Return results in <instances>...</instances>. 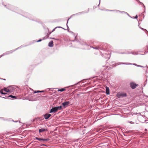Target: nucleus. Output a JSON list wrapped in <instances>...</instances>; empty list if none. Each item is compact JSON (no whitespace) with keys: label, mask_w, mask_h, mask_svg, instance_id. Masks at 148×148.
Wrapping results in <instances>:
<instances>
[{"label":"nucleus","mask_w":148,"mask_h":148,"mask_svg":"<svg viewBox=\"0 0 148 148\" xmlns=\"http://www.w3.org/2000/svg\"><path fill=\"white\" fill-rule=\"evenodd\" d=\"M2 4L6 8L9 10H11L12 11H14L17 14L22 15V16L24 17H25L29 19L30 20L32 21L36 22L37 23H39L42 25L43 27L44 26L43 25V23L40 21L38 20L37 19L35 18L32 15V14L24 11L21 10V9H18L17 10V11H14L12 10V6L9 5H6L3 4V3H2Z\"/></svg>","instance_id":"f257e3e1"},{"label":"nucleus","mask_w":148,"mask_h":148,"mask_svg":"<svg viewBox=\"0 0 148 148\" xmlns=\"http://www.w3.org/2000/svg\"><path fill=\"white\" fill-rule=\"evenodd\" d=\"M130 86L132 89H134L138 86V85L134 82H132L130 83Z\"/></svg>","instance_id":"f03ea898"},{"label":"nucleus","mask_w":148,"mask_h":148,"mask_svg":"<svg viewBox=\"0 0 148 148\" xmlns=\"http://www.w3.org/2000/svg\"><path fill=\"white\" fill-rule=\"evenodd\" d=\"M36 139L38 140L39 141H47L49 140V139L48 138H46V139H43L41 138H39L37 137H36L35 138Z\"/></svg>","instance_id":"7ed1b4c3"},{"label":"nucleus","mask_w":148,"mask_h":148,"mask_svg":"<svg viewBox=\"0 0 148 148\" xmlns=\"http://www.w3.org/2000/svg\"><path fill=\"white\" fill-rule=\"evenodd\" d=\"M69 103H70L69 101H67L65 102L64 103H62V104L63 105V107L64 108H65L67 107L68 106V105L69 104Z\"/></svg>","instance_id":"20e7f679"},{"label":"nucleus","mask_w":148,"mask_h":148,"mask_svg":"<svg viewBox=\"0 0 148 148\" xmlns=\"http://www.w3.org/2000/svg\"><path fill=\"white\" fill-rule=\"evenodd\" d=\"M58 110L56 107L52 108L50 110V113H52V112H56Z\"/></svg>","instance_id":"39448f33"},{"label":"nucleus","mask_w":148,"mask_h":148,"mask_svg":"<svg viewBox=\"0 0 148 148\" xmlns=\"http://www.w3.org/2000/svg\"><path fill=\"white\" fill-rule=\"evenodd\" d=\"M85 13V11H83L81 12H80L77 13L75 14H73V16H75V15H80L82 14H83Z\"/></svg>","instance_id":"423d86ee"},{"label":"nucleus","mask_w":148,"mask_h":148,"mask_svg":"<svg viewBox=\"0 0 148 148\" xmlns=\"http://www.w3.org/2000/svg\"><path fill=\"white\" fill-rule=\"evenodd\" d=\"M136 1L138 2V3H139L140 4H141L142 5V6L144 8V9L145 10H146V8L144 4L142 2H140L139 0H136Z\"/></svg>","instance_id":"0eeeda50"},{"label":"nucleus","mask_w":148,"mask_h":148,"mask_svg":"<svg viewBox=\"0 0 148 148\" xmlns=\"http://www.w3.org/2000/svg\"><path fill=\"white\" fill-rule=\"evenodd\" d=\"M51 116V115L50 114H46L44 115L45 118L47 119H48Z\"/></svg>","instance_id":"6e6552de"},{"label":"nucleus","mask_w":148,"mask_h":148,"mask_svg":"<svg viewBox=\"0 0 148 148\" xmlns=\"http://www.w3.org/2000/svg\"><path fill=\"white\" fill-rule=\"evenodd\" d=\"M47 129H44V128H41V129H40L39 130V132H44L45 131H47Z\"/></svg>","instance_id":"1a4fd4ad"},{"label":"nucleus","mask_w":148,"mask_h":148,"mask_svg":"<svg viewBox=\"0 0 148 148\" xmlns=\"http://www.w3.org/2000/svg\"><path fill=\"white\" fill-rule=\"evenodd\" d=\"M106 92L107 95L109 94V88L108 87H106Z\"/></svg>","instance_id":"9d476101"},{"label":"nucleus","mask_w":148,"mask_h":148,"mask_svg":"<svg viewBox=\"0 0 148 148\" xmlns=\"http://www.w3.org/2000/svg\"><path fill=\"white\" fill-rule=\"evenodd\" d=\"M49 46L50 47H52L53 46V41H51L49 43Z\"/></svg>","instance_id":"9b49d317"},{"label":"nucleus","mask_w":148,"mask_h":148,"mask_svg":"<svg viewBox=\"0 0 148 148\" xmlns=\"http://www.w3.org/2000/svg\"><path fill=\"white\" fill-rule=\"evenodd\" d=\"M119 96L122 97H126L127 95L125 93H121L119 94Z\"/></svg>","instance_id":"f8f14e48"},{"label":"nucleus","mask_w":148,"mask_h":148,"mask_svg":"<svg viewBox=\"0 0 148 148\" xmlns=\"http://www.w3.org/2000/svg\"><path fill=\"white\" fill-rule=\"evenodd\" d=\"M3 90H4V91L6 92H8L10 91V90L9 89H8L7 88H4Z\"/></svg>","instance_id":"ddd939ff"},{"label":"nucleus","mask_w":148,"mask_h":148,"mask_svg":"<svg viewBox=\"0 0 148 148\" xmlns=\"http://www.w3.org/2000/svg\"><path fill=\"white\" fill-rule=\"evenodd\" d=\"M106 11H115L116 13H117V11H118L116 10H111L107 9L106 10Z\"/></svg>","instance_id":"4468645a"},{"label":"nucleus","mask_w":148,"mask_h":148,"mask_svg":"<svg viewBox=\"0 0 148 148\" xmlns=\"http://www.w3.org/2000/svg\"><path fill=\"white\" fill-rule=\"evenodd\" d=\"M65 90V88H62L60 89H59L58 90V91H61L62 92Z\"/></svg>","instance_id":"2eb2a0df"},{"label":"nucleus","mask_w":148,"mask_h":148,"mask_svg":"<svg viewBox=\"0 0 148 148\" xmlns=\"http://www.w3.org/2000/svg\"><path fill=\"white\" fill-rule=\"evenodd\" d=\"M44 92V91H39V90H37V91H34L33 92V93H38L39 92Z\"/></svg>","instance_id":"dca6fc26"},{"label":"nucleus","mask_w":148,"mask_h":148,"mask_svg":"<svg viewBox=\"0 0 148 148\" xmlns=\"http://www.w3.org/2000/svg\"><path fill=\"white\" fill-rule=\"evenodd\" d=\"M3 89H1L0 90V92L2 94H3V95H5V94H7L6 93H5V92H3Z\"/></svg>","instance_id":"f3484780"},{"label":"nucleus","mask_w":148,"mask_h":148,"mask_svg":"<svg viewBox=\"0 0 148 148\" xmlns=\"http://www.w3.org/2000/svg\"><path fill=\"white\" fill-rule=\"evenodd\" d=\"M56 108L57 109V110H61L62 109V106H60L58 107H56Z\"/></svg>","instance_id":"a211bd4d"},{"label":"nucleus","mask_w":148,"mask_h":148,"mask_svg":"<svg viewBox=\"0 0 148 148\" xmlns=\"http://www.w3.org/2000/svg\"><path fill=\"white\" fill-rule=\"evenodd\" d=\"M131 18H132L137 19L138 18V16L137 15H136L135 16H131Z\"/></svg>","instance_id":"6ab92c4d"},{"label":"nucleus","mask_w":148,"mask_h":148,"mask_svg":"<svg viewBox=\"0 0 148 148\" xmlns=\"http://www.w3.org/2000/svg\"><path fill=\"white\" fill-rule=\"evenodd\" d=\"M116 10L118 11H117V12H121V13H122V14H123V13L125 14V13H126V12H125L123 11H121L119 10Z\"/></svg>","instance_id":"aec40b11"},{"label":"nucleus","mask_w":148,"mask_h":148,"mask_svg":"<svg viewBox=\"0 0 148 148\" xmlns=\"http://www.w3.org/2000/svg\"><path fill=\"white\" fill-rule=\"evenodd\" d=\"M8 97H11V98H14L15 99H16V96H13L12 95H10L9 96H8Z\"/></svg>","instance_id":"412c9836"},{"label":"nucleus","mask_w":148,"mask_h":148,"mask_svg":"<svg viewBox=\"0 0 148 148\" xmlns=\"http://www.w3.org/2000/svg\"><path fill=\"white\" fill-rule=\"evenodd\" d=\"M73 16V15H72L70 17V18L68 19V20H67V23H68V21L69 20V19H70L73 16Z\"/></svg>","instance_id":"4be33fe9"},{"label":"nucleus","mask_w":148,"mask_h":148,"mask_svg":"<svg viewBox=\"0 0 148 148\" xmlns=\"http://www.w3.org/2000/svg\"><path fill=\"white\" fill-rule=\"evenodd\" d=\"M89 11V8H88V11L87 12H85V13H88Z\"/></svg>","instance_id":"5701e85b"},{"label":"nucleus","mask_w":148,"mask_h":148,"mask_svg":"<svg viewBox=\"0 0 148 148\" xmlns=\"http://www.w3.org/2000/svg\"><path fill=\"white\" fill-rule=\"evenodd\" d=\"M125 14H126L129 17H131V16L128 13H127V12H126V13H125Z\"/></svg>","instance_id":"b1692460"},{"label":"nucleus","mask_w":148,"mask_h":148,"mask_svg":"<svg viewBox=\"0 0 148 148\" xmlns=\"http://www.w3.org/2000/svg\"><path fill=\"white\" fill-rule=\"evenodd\" d=\"M55 28H63V27L61 26H57V27H55Z\"/></svg>","instance_id":"393cba45"},{"label":"nucleus","mask_w":148,"mask_h":148,"mask_svg":"<svg viewBox=\"0 0 148 148\" xmlns=\"http://www.w3.org/2000/svg\"><path fill=\"white\" fill-rule=\"evenodd\" d=\"M42 40L41 39L37 41V42H39L41 41Z\"/></svg>","instance_id":"a878e982"},{"label":"nucleus","mask_w":148,"mask_h":148,"mask_svg":"<svg viewBox=\"0 0 148 148\" xmlns=\"http://www.w3.org/2000/svg\"><path fill=\"white\" fill-rule=\"evenodd\" d=\"M100 0H99V4H98V7H99V4H100Z\"/></svg>","instance_id":"bb28decb"},{"label":"nucleus","mask_w":148,"mask_h":148,"mask_svg":"<svg viewBox=\"0 0 148 148\" xmlns=\"http://www.w3.org/2000/svg\"><path fill=\"white\" fill-rule=\"evenodd\" d=\"M66 23V26H67V28H69L68 26V25H67V23Z\"/></svg>","instance_id":"cd10ccee"},{"label":"nucleus","mask_w":148,"mask_h":148,"mask_svg":"<svg viewBox=\"0 0 148 148\" xmlns=\"http://www.w3.org/2000/svg\"><path fill=\"white\" fill-rule=\"evenodd\" d=\"M138 27H139V28H142L141 27H140V25H139V24L138 25Z\"/></svg>","instance_id":"c85d7f7f"},{"label":"nucleus","mask_w":148,"mask_h":148,"mask_svg":"<svg viewBox=\"0 0 148 148\" xmlns=\"http://www.w3.org/2000/svg\"><path fill=\"white\" fill-rule=\"evenodd\" d=\"M42 146H46V145H44V144H43L42 145H41Z\"/></svg>","instance_id":"c756f323"},{"label":"nucleus","mask_w":148,"mask_h":148,"mask_svg":"<svg viewBox=\"0 0 148 148\" xmlns=\"http://www.w3.org/2000/svg\"><path fill=\"white\" fill-rule=\"evenodd\" d=\"M64 30H66V29H65V28H64ZM67 30H68V31H69V29H68V28H67V29H66Z\"/></svg>","instance_id":"7c9ffc66"},{"label":"nucleus","mask_w":148,"mask_h":148,"mask_svg":"<svg viewBox=\"0 0 148 148\" xmlns=\"http://www.w3.org/2000/svg\"><path fill=\"white\" fill-rule=\"evenodd\" d=\"M143 12H144V13H145V10H144V11Z\"/></svg>","instance_id":"2f4dec72"},{"label":"nucleus","mask_w":148,"mask_h":148,"mask_svg":"<svg viewBox=\"0 0 148 148\" xmlns=\"http://www.w3.org/2000/svg\"><path fill=\"white\" fill-rule=\"evenodd\" d=\"M4 98H5V97H3ZM8 98V97H7V98Z\"/></svg>","instance_id":"473e14b6"},{"label":"nucleus","mask_w":148,"mask_h":148,"mask_svg":"<svg viewBox=\"0 0 148 148\" xmlns=\"http://www.w3.org/2000/svg\"><path fill=\"white\" fill-rule=\"evenodd\" d=\"M55 28H54V29L53 30V31H54V30H55Z\"/></svg>","instance_id":"72a5a7b5"},{"label":"nucleus","mask_w":148,"mask_h":148,"mask_svg":"<svg viewBox=\"0 0 148 148\" xmlns=\"http://www.w3.org/2000/svg\"><path fill=\"white\" fill-rule=\"evenodd\" d=\"M145 131H147V129H145Z\"/></svg>","instance_id":"f704fd0d"},{"label":"nucleus","mask_w":148,"mask_h":148,"mask_svg":"<svg viewBox=\"0 0 148 148\" xmlns=\"http://www.w3.org/2000/svg\"><path fill=\"white\" fill-rule=\"evenodd\" d=\"M51 32H50L49 33V34H50L51 33Z\"/></svg>","instance_id":"c9c22d12"}]
</instances>
